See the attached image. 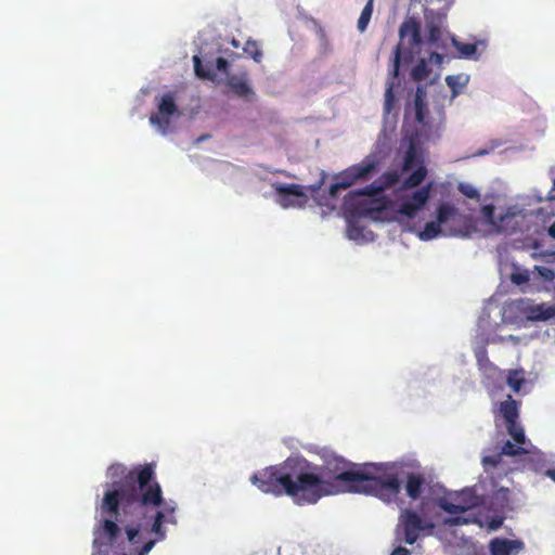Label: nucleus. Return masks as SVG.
<instances>
[{"mask_svg": "<svg viewBox=\"0 0 555 555\" xmlns=\"http://www.w3.org/2000/svg\"><path fill=\"white\" fill-rule=\"evenodd\" d=\"M455 503L450 502L447 499H441L439 501V506L448 514H461L465 513L467 509L475 505V498L469 495L466 498L465 493L457 494L455 498Z\"/></svg>", "mask_w": 555, "mask_h": 555, "instance_id": "15", "label": "nucleus"}, {"mask_svg": "<svg viewBox=\"0 0 555 555\" xmlns=\"http://www.w3.org/2000/svg\"><path fill=\"white\" fill-rule=\"evenodd\" d=\"M446 522L449 525H453V526H460V525L467 524L468 521H467V519H465L461 516H457V517L447 520Z\"/></svg>", "mask_w": 555, "mask_h": 555, "instance_id": "42", "label": "nucleus"}, {"mask_svg": "<svg viewBox=\"0 0 555 555\" xmlns=\"http://www.w3.org/2000/svg\"><path fill=\"white\" fill-rule=\"evenodd\" d=\"M415 170L404 179L402 189L409 190L421 185L427 176V168L421 153V147L416 138L409 139V145L403 156L402 171Z\"/></svg>", "mask_w": 555, "mask_h": 555, "instance_id": "5", "label": "nucleus"}, {"mask_svg": "<svg viewBox=\"0 0 555 555\" xmlns=\"http://www.w3.org/2000/svg\"><path fill=\"white\" fill-rule=\"evenodd\" d=\"M501 525H502V519L493 520V521L491 522V528H492V529H496V528H499Z\"/></svg>", "mask_w": 555, "mask_h": 555, "instance_id": "49", "label": "nucleus"}, {"mask_svg": "<svg viewBox=\"0 0 555 555\" xmlns=\"http://www.w3.org/2000/svg\"><path fill=\"white\" fill-rule=\"evenodd\" d=\"M486 154H488L487 150H479L478 152H476L474 154V156H482V155H486Z\"/></svg>", "mask_w": 555, "mask_h": 555, "instance_id": "50", "label": "nucleus"}, {"mask_svg": "<svg viewBox=\"0 0 555 555\" xmlns=\"http://www.w3.org/2000/svg\"><path fill=\"white\" fill-rule=\"evenodd\" d=\"M452 42L462 57L472 59L476 55L477 46L475 43H463L455 38L452 39Z\"/></svg>", "mask_w": 555, "mask_h": 555, "instance_id": "26", "label": "nucleus"}, {"mask_svg": "<svg viewBox=\"0 0 555 555\" xmlns=\"http://www.w3.org/2000/svg\"><path fill=\"white\" fill-rule=\"evenodd\" d=\"M390 555H411V552L403 546H397Z\"/></svg>", "mask_w": 555, "mask_h": 555, "instance_id": "43", "label": "nucleus"}, {"mask_svg": "<svg viewBox=\"0 0 555 555\" xmlns=\"http://www.w3.org/2000/svg\"><path fill=\"white\" fill-rule=\"evenodd\" d=\"M337 179L338 181L330 186L331 197H336L339 190H346L358 182L351 166L339 172Z\"/></svg>", "mask_w": 555, "mask_h": 555, "instance_id": "18", "label": "nucleus"}, {"mask_svg": "<svg viewBox=\"0 0 555 555\" xmlns=\"http://www.w3.org/2000/svg\"><path fill=\"white\" fill-rule=\"evenodd\" d=\"M551 255H552V256L554 257V259H555V250H554Z\"/></svg>", "mask_w": 555, "mask_h": 555, "instance_id": "55", "label": "nucleus"}, {"mask_svg": "<svg viewBox=\"0 0 555 555\" xmlns=\"http://www.w3.org/2000/svg\"><path fill=\"white\" fill-rule=\"evenodd\" d=\"M421 209H422L421 207L415 206L414 204H412L405 199L399 206L398 212L408 218H414L416 216L417 211Z\"/></svg>", "mask_w": 555, "mask_h": 555, "instance_id": "33", "label": "nucleus"}, {"mask_svg": "<svg viewBox=\"0 0 555 555\" xmlns=\"http://www.w3.org/2000/svg\"><path fill=\"white\" fill-rule=\"evenodd\" d=\"M547 201L553 202L555 201V179L553 180V185L551 190L548 191L547 195L545 197H538V202Z\"/></svg>", "mask_w": 555, "mask_h": 555, "instance_id": "41", "label": "nucleus"}, {"mask_svg": "<svg viewBox=\"0 0 555 555\" xmlns=\"http://www.w3.org/2000/svg\"><path fill=\"white\" fill-rule=\"evenodd\" d=\"M372 13H373V2H372V0H369V2L363 8V10L360 14V17L358 20V29L360 31H364L366 29L367 24L371 20Z\"/></svg>", "mask_w": 555, "mask_h": 555, "instance_id": "29", "label": "nucleus"}, {"mask_svg": "<svg viewBox=\"0 0 555 555\" xmlns=\"http://www.w3.org/2000/svg\"><path fill=\"white\" fill-rule=\"evenodd\" d=\"M441 232L439 222H427L424 230L420 233V238L423 241H429L437 237Z\"/></svg>", "mask_w": 555, "mask_h": 555, "instance_id": "27", "label": "nucleus"}, {"mask_svg": "<svg viewBox=\"0 0 555 555\" xmlns=\"http://www.w3.org/2000/svg\"><path fill=\"white\" fill-rule=\"evenodd\" d=\"M216 68L219 72L227 73L229 68V62L223 57H217Z\"/></svg>", "mask_w": 555, "mask_h": 555, "instance_id": "40", "label": "nucleus"}, {"mask_svg": "<svg viewBox=\"0 0 555 555\" xmlns=\"http://www.w3.org/2000/svg\"><path fill=\"white\" fill-rule=\"evenodd\" d=\"M537 216L539 215H542L543 214V209L542 208H539L537 211H535Z\"/></svg>", "mask_w": 555, "mask_h": 555, "instance_id": "52", "label": "nucleus"}, {"mask_svg": "<svg viewBox=\"0 0 555 555\" xmlns=\"http://www.w3.org/2000/svg\"><path fill=\"white\" fill-rule=\"evenodd\" d=\"M178 112L175 95L172 92L165 93L157 103V113L150 116V122L157 127L162 134H167L170 119L169 117Z\"/></svg>", "mask_w": 555, "mask_h": 555, "instance_id": "8", "label": "nucleus"}, {"mask_svg": "<svg viewBox=\"0 0 555 555\" xmlns=\"http://www.w3.org/2000/svg\"><path fill=\"white\" fill-rule=\"evenodd\" d=\"M444 14L431 10H425V18L427 21V40L433 44H437L441 40V24L444 18Z\"/></svg>", "mask_w": 555, "mask_h": 555, "instance_id": "16", "label": "nucleus"}, {"mask_svg": "<svg viewBox=\"0 0 555 555\" xmlns=\"http://www.w3.org/2000/svg\"><path fill=\"white\" fill-rule=\"evenodd\" d=\"M232 43H233V46H235V47H237V46H238V44H237V42H236L235 40H233V42H232Z\"/></svg>", "mask_w": 555, "mask_h": 555, "instance_id": "54", "label": "nucleus"}, {"mask_svg": "<svg viewBox=\"0 0 555 555\" xmlns=\"http://www.w3.org/2000/svg\"><path fill=\"white\" fill-rule=\"evenodd\" d=\"M427 527L426 521L415 511L403 508L399 514L398 524L395 528L396 541L412 545Z\"/></svg>", "mask_w": 555, "mask_h": 555, "instance_id": "6", "label": "nucleus"}, {"mask_svg": "<svg viewBox=\"0 0 555 555\" xmlns=\"http://www.w3.org/2000/svg\"><path fill=\"white\" fill-rule=\"evenodd\" d=\"M291 478V468L286 463L267 467L255 473L250 477V482L263 493L274 495L287 494V487Z\"/></svg>", "mask_w": 555, "mask_h": 555, "instance_id": "4", "label": "nucleus"}, {"mask_svg": "<svg viewBox=\"0 0 555 555\" xmlns=\"http://www.w3.org/2000/svg\"><path fill=\"white\" fill-rule=\"evenodd\" d=\"M344 465L348 468L328 478L308 468H291L287 495L297 504H314L325 495L345 491L371 494L387 503L398 499L401 485L396 475H377L378 467L375 464L362 467L351 463Z\"/></svg>", "mask_w": 555, "mask_h": 555, "instance_id": "2", "label": "nucleus"}, {"mask_svg": "<svg viewBox=\"0 0 555 555\" xmlns=\"http://www.w3.org/2000/svg\"><path fill=\"white\" fill-rule=\"evenodd\" d=\"M244 52L248 54L256 63H260L262 60V52L255 40H247L244 46Z\"/></svg>", "mask_w": 555, "mask_h": 555, "instance_id": "30", "label": "nucleus"}, {"mask_svg": "<svg viewBox=\"0 0 555 555\" xmlns=\"http://www.w3.org/2000/svg\"><path fill=\"white\" fill-rule=\"evenodd\" d=\"M415 118L420 124L425 120L426 104L424 103L421 94L417 92L414 101Z\"/></svg>", "mask_w": 555, "mask_h": 555, "instance_id": "35", "label": "nucleus"}, {"mask_svg": "<svg viewBox=\"0 0 555 555\" xmlns=\"http://www.w3.org/2000/svg\"><path fill=\"white\" fill-rule=\"evenodd\" d=\"M395 104V94H393V82L388 81L386 92H385V103H384V112L389 114Z\"/></svg>", "mask_w": 555, "mask_h": 555, "instance_id": "34", "label": "nucleus"}, {"mask_svg": "<svg viewBox=\"0 0 555 555\" xmlns=\"http://www.w3.org/2000/svg\"><path fill=\"white\" fill-rule=\"evenodd\" d=\"M225 85L235 96L246 102H254L256 94L249 85L247 73L229 75Z\"/></svg>", "mask_w": 555, "mask_h": 555, "instance_id": "11", "label": "nucleus"}, {"mask_svg": "<svg viewBox=\"0 0 555 555\" xmlns=\"http://www.w3.org/2000/svg\"><path fill=\"white\" fill-rule=\"evenodd\" d=\"M547 235L555 240V221L546 229Z\"/></svg>", "mask_w": 555, "mask_h": 555, "instance_id": "46", "label": "nucleus"}, {"mask_svg": "<svg viewBox=\"0 0 555 555\" xmlns=\"http://www.w3.org/2000/svg\"><path fill=\"white\" fill-rule=\"evenodd\" d=\"M400 181V175L397 171L384 172L377 181L357 190L358 195L374 196L383 193L386 189L395 186Z\"/></svg>", "mask_w": 555, "mask_h": 555, "instance_id": "12", "label": "nucleus"}, {"mask_svg": "<svg viewBox=\"0 0 555 555\" xmlns=\"http://www.w3.org/2000/svg\"><path fill=\"white\" fill-rule=\"evenodd\" d=\"M457 210L454 206L442 203L437 208V222L440 224L448 222L451 218L456 215Z\"/></svg>", "mask_w": 555, "mask_h": 555, "instance_id": "24", "label": "nucleus"}, {"mask_svg": "<svg viewBox=\"0 0 555 555\" xmlns=\"http://www.w3.org/2000/svg\"><path fill=\"white\" fill-rule=\"evenodd\" d=\"M545 475L550 477L553 481H555V468L554 469H547L545 472Z\"/></svg>", "mask_w": 555, "mask_h": 555, "instance_id": "48", "label": "nucleus"}, {"mask_svg": "<svg viewBox=\"0 0 555 555\" xmlns=\"http://www.w3.org/2000/svg\"><path fill=\"white\" fill-rule=\"evenodd\" d=\"M457 189L467 198L477 199V201L480 199V194H479L478 190L469 183L462 182L459 184Z\"/></svg>", "mask_w": 555, "mask_h": 555, "instance_id": "36", "label": "nucleus"}, {"mask_svg": "<svg viewBox=\"0 0 555 555\" xmlns=\"http://www.w3.org/2000/svg\"><path fill=\"white\" fill-rule=\"evenodd\" d=\"M525 547L521 540H509L506 538H494L489 543L491 555H517Z\"/></svg>", "mask_w": 555, "mask_h": 555, "instance_id": "13", "label": "nucleus"}, {"mask_svg": "<svg viewBox=\"0 0 555 555\" xmlns=\"http://www.w3.org/2000/svg\"><path fill=\"white\" fill-rule=\"evenodd\" d=\"M485 215L491 218L493 214V207L492 206H485L483 207Z\"/></svg>", "mask_w": 555, "mask_h": 555, "instance_id": "47", "label": "nucleus"}, {"mask_svg": "<svg viewBox=\"0 0 555 555\" xmlns=\"http://www.w3.org/2000/svg\"><path fill=\"white\" fill-rule=\"evenodd\" d=\"M519 406L520 402L514 400L509 395L506 400L500 403L499 411L505 422V425L518 421Z\"/></svg>", "mask_w": 555, "mask_h": 555, "instance_id": "19", "label": "nucleus"}, {"mask_svg": "<svg viewBox=\"0 0 555 555\" xmlns=\"http://www.w3.org/2000/svg\"><path fill=\"white\" fill-rule=\"evenodd\" d=\"M434 55H435L438 60H440V59H441V55H440V54L434 53Z\"/></svg>", "mask_w": 555, "mask_h": 555, "instance_id": "53", "label": "nucleus"}, {"mask_svg": "<svg viewBox=\"0 0 555 555\" xmlns=\"http://www.w3.org/2000/svg\"><path fill=\"white\" fill-rule=\"evenodd\" d=\"M544 229H535L533 231L534 234L541 235L543 233Z\"/></svg>", "mask_w": 555, "mask_h": 555, "instance_id": "51", "label": "nucleus"}, {"mask_svg": "<svg viewBox=\"0 0 555 555\" xmlns=\"http://www.w3.org/2000/svg\"><path fill=\"white\" fill-rule=\"evenodd\" d=\"M422 44L421 22L414 16L406 17L399 27V42L393 49L390 72L392 78L399 74L401 60L406 64L413 62L414 57L420 54Z\"/></svg>", "mask_w": 555, "mask_h": 555, "instance_id": "3", "label": "nucleus"}, {"mask_svg": "<svg viewBox=\"0 0 555 555\" xmlns=\"http://www.w3.org/2000/svg\"><path fill=\"white\" fill-rule=\"evenodd\" d=\"M364 228L353 220L348 221L347 233L351 240H359L363 236Z\"/></svg>", "mask_w": 555, "mask_h": 555, "instance_id": "37", "label": "nucleus"}, {"mask_svg": "<svg viewBox=\"0 0 555 555\" xmlns=\"http://www.w3.org/2000/svg\"><path fill=\"white\" fill-rule=\"evenodd\" d=\"M154 464L138 465L130 470L122 464H113L107 475L118 481L107 485L100 511L108 516L94 529L93 546H111L124 526L132 555H147L157 542L164 541L165 524L177 525L173 502L163 498L160 485L155 479Z\"/></svg>", "mask_w": 555, "mask_h": 555, "instance_id": "1", "label": "nucleus"}, {"mask_svg": "<svg viewBox=\"0 0 555 555\" xmlns=\"http://www.w3.org/2000/svg\"><path fill=\"white\" fill-rule=\"evenodd\" d=\"M527 318L531 321H545L555 318V306L537 305L526 309Z\"/></svg>", "mask_w": 555, "mask_h": 555, "instance_id": "20", "label": "nucleus"}, {"mask_svg": "<svg viewBox=\"0 0 555 555\" xmlns=\"http://www.w3.org/2000/svg\"><path fill=\"white\" fill-rule=\"evenodd\" d=\"M431 191V183L424 185L416 190L406 201L423 208L429 199Z\"/></svg>", "mask_w": 555, "mask_h": 555, "instance_id": "21", "label": "nucleus"}, {"mask_svg": "<svg viewBox=\"0 0 555 555\" xmlns=\"http://www.w3.org/2000/svg\"><path fill=\"white\" fill-rule=\"evenodd\" d=\"M426 485V478L423 474L410 473L406 476L405 492L411 500L420 499L424 487Z\"/></svg>", "mask_w": 555, "mask_h": 555, "instance_id": "17", "label": "nucleus"}, {"mask_svg": "<svg viewBox=\"0 0 555 555\" xmlns=\"http://www.w3.org/2000/svg\"><path fill=\"white\" fill-rule=\"evenodd\" d=\"M349 196H359L357 191L349 193ZM363 197L364 195H360ZM365 198L358 201L353 207V212L359 217H369L377 220L380 218L384 210L387 209L388 202L385 198H372V196L365 195Z\"/></svg>", "mask_w": 555, "mask_h": 555, "instance_id": "10", "label": "nucleus"}, {"mask_svg": "<svg viewBox=\"0 0 555 555\" xmlns=\"http://www.w3.org/2000/svg\"><path fill=\"white\" fill-rule=\"evenodd\" d=\"M431 69L425 60H421L412 69L411 77L414 81H423L428 78Z\"/></svg>", "mask_w": 555, "mask_h": 555, "instance_id": "25", "label": "nucleus"}, {"mask_svg": "<svg viewBox=\"0 0 555 555\" xmlns=\"http://www.w3.org/2000/svg\"><path fill=\"white\" fill-rule=\"evenodd\" d=\"M507 385L517 393L520 392L522 386L527 383L524 370H511L507 375Z\"/></svg>", "mask_w": 555, "mask_h": 555, "instance_id": "22", "label": "nucleus"}, {"mask_svg": "<svg viewBox=\"0 0 555 555\" xmlns=\"http://www.w3.org/2000/svg\"><path fill=\"white\" fill-rule=\"evenodd\" d=\"M505 426H506L508 435L514 439V441L517 444H522V446L530 444V441H528L526 439V435H525L524 428L519 424L518 421L509 423V424H506Z\"/></svg>", "mask_w": 555, "mask_h": 555, "instance_id": "23", "label": "nucleus"}, {"mask_svg": "<svg viewBox=\"0 0 555 555\" xmlns=\"http://www.w3.org/2000/svg\"><path fill=\"white\" fill-rule=\"evenodd\" d=\"M485 464H491L492 466H496L499 464V457L496 456H486L483 457Z\"/></svg>", "mask_w": 555, "mask_h": 555, "instance_id": "45", "label": "nucleus"}, {"mask_svg": "<svg viewBox=\"0 0 555 555\" xmlns=\"http://www.w3.org/2000/svg\"><path fill=\"white\" fill-rule=\"evenodd\" d=\"M535 271L546 282H552L555 279V271L551 268L535 266Z\"/></svg>", "mask_w": 555, "mask_h": 555, "instance_id": "38", "label": "nucleus"}, {"mask_svg": "<svg viewBox=\"0 0 555 555\" xmlns=\"http://www.w3.org/2000/svg\"><path fill=\"white\" fill-rule=\"evenodd\" d=\"M528 452L529 451L526 449L525 446L513 443L509 440H506L501 448L500 454L514 456V455H519V454H524V453H528Z\"/></svg>", "mask_w": 555, "mask_h": 555, "instance_id": "28", "label": "nucleus"}, {"mask_svg": "<svg viewBox=\"0 0 555 555\" xmlns=\"http://www.w3.org/2000/svg\"><path fill=\"white\" fill-rule=\"evenodd\" d=\"M476 358H477L478 363H481L482 361H488L486 349L478 350L476 352Z\"/></svg>", "mask_w": 555, "mask_h": 555, "instance_id": "44", "label": "nucleus"}, {"mask_svg": "<svg viewBox=\"0 0 555 555\" xmlns=\"http://www.w3.org/2000/svg\"><path fill=\"white\" fill-rule=\"evenodd\" d=\"M459 80H460V76H447V78H446V82L453 91V94H457V92H459L456 90L457 86L460 85Z\"/></svg>", "mask_w": 555, "mask_h": 555, "instance_id": "39", "label": "nucleus"}, {"mask_svg": "<svg viewBox=\"0 0 555 555\" xmlns=\"http://www.w3.org/2000/svg\"><path fill=\"white\" fill-rule=\"evenodd\" d=\"M530 280V273L526 269H520L519 267H514L513 272L511 273V281L515 285H522Z\"/></svg>", "mask_w": 555, "mask_h": 555, "instance_id": "31", "label": "nucleus"}, {"mask_svg": "<svg viewBox=\"0 0 555 555\" xmlns=\"http://www.w3.org/2000/svg\"><path fill=\"white\" fill-rule=\"evenodd\" d=\"M529 217H532V214H527L524 210L509 209L493 223L499 232L506 234H514L517 232L524 233L529 232V228L525 229V223Z\"/></svg>", "mask_w": 555, "mask_h": 555, "instance_id": "9", "label": "nucleus"}, {"mask_svg": "<svg viewBox=\"0 0 555 555\" xmlns=\"http://www.w3.org/2000/svg\"><path fill=\"white\" fill-rule=\"evenodd\" d=\"M351 167L358 182H365L378 171L379 160L375 154H370Z\"/></svg>", "mask_w": 555, "mask_h": 555, "instance_id": "14", "label": "nucleus"}, {"mask_svg": "<svg viewBox=\"0 0 555 555\" xmlns=\"http://www.w3.org/2000/svg\"><path fill=\"white\" fill-rule=\"evenodd\" d=\"M272 188L276 194V203L283 208L304 207L307 203V194L300 184L275 182L272 183Z\"/></svg>", "mask_w": 555, "mask_h": 555, "instance_id": "7", "label": "nucleus"}, {"mask_svg": "<svg viewBox=\"0 0 555 555\" xmlns=\"http://www.w3.org/2000/svg\"><path fill=\"white\" fill-rule=\"evenodd\" d=\"M193 64L196 76L206 79H214L215 74L210 69L206 70L204 68L201 57L198 55L193 56Z\"/></svg>", "mask_w": 555, "mask_h": 555, "instance_id": "32", "label": "nucleus"}]
</instances>
